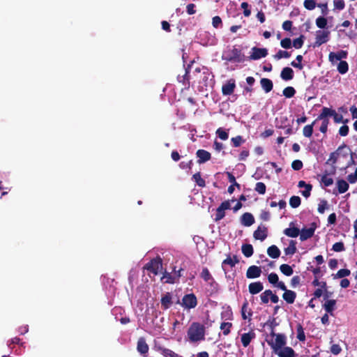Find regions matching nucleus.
<instances>
[{"label": "nucleus", "mask_w": 357, "mask_h": 357, "mask_svg": "<svg viewBox=\"0 0 357 357\" xmlns=\"http://www.w3.org/2000/svg\"><path fill=\"white\" fill-rule=\"evenodd\" d=\"M286 335H278L274 341H268V345L278 357H296L297 354L291 347H287Z\"/></svg>", "instance_id": "1"}, {"label": "nucleus", "mask_w": 357, "mask_h": 357, "mask_svg": "<svg viewBox=\"0 0 357 357\" xmlns=\"http://www.w3.org/2000/svg\"><path fill=\"white\" fill-rule=\"evenodd\" d=\"M189 340L197 342L205 339V326L199 322H192L187 332Z\"/></svg>", "instance_id": "2"}, {"label": "nucleus", "mask_w": 357, "mask_h": 357, "mask_svg": "<svg viewBox=\"0 0 357 357\" xmlns=\"http://www.w3.org/2000/svg\"><path fill=\"white\" fill-rule=\"evenodd\" d=\"M279 325L277 322L276 319L274 317L269 318L267 321L264 324V326L268 327L270 331L269 333H265L264 340L268 343V341H274V339H277L278 335H286L284 333H275V328Z\"/></svg>", "instance_id": "3"}, {"label": "nucleus", "mask_w": 357, "mask_h": 357, "mask_svg": "<svg viewBox=\"0 0 357 357\" xmlns=\"http://www.w3.org/2000/svg\"><path fill=\"white\" fill-rule=\"evenodd\" d=\"M222 58L228 62L241 63L245 61L244 54L240 49L236 48L235 46L230 51L223 54Z\"/></svg>", "instance_id": "4"}, {"label": "nucleus", "mask_w": 357, "mask_h": 357, "mask_svg": "<svg viewBox=\"0 0 357 357\" xmlns=\"http://www.w3.org/2000/svg\"><path fill=\"white\" fill-rule=\"evenodd\" d=\"M177 303H180L184 309L190 310L197 305V298L193 293L188 294L184 295L181 303L179 301Z\"/></svg>", "instance_id": "5"}, {"label": "nucleus", "mask_w": 357, "mask_h": 357, "mask_svg": "<svg viewBox=\"0 0 357 357\" xmlns=\"http://www.w3.org/2000/svg\"><path fill=\"white\" fill-rule=\"evenodd\" d=\"M162 267V260L160 257L151 259L145 266L144 268L151 272L155 275L158 274V271Z\"/></svg>", "instance_id": "6"}, {"label": "nucleus", "mask_w": 357, "mask_h": 357, "mask_svg": "<svg viewBox=\"0 0 357 357\" xmlns=\"http://www.w3.org/2000/svg\"><path fill=\"white\" fill-rule=\"evenodd\" d=\"M346 147H347V145L343 144L341 146H340L335 151L332 152L330 154V157L328 159V160L326 161V164H329L332 166V168H331L332 169L331 172V174H335L336 172V167L335 166V164L337 161V158L340 155V151Z\"/></svg>", "instance_id": "7"}, {"label": "nucleus", "mask_w": 357, "mask_h": 357, "mask_svg": "<svg viewBox=\"0 0 357 357\" xmlns=\"http://www.w3.org/2000/svg\"><path fill=\"white\" fill-rule=\"evenodd\" d=\"M330 32L328 31H317L316 32L315 42L314 47H319L327 43L329 40Z\"/></svg>", "instance_id": "8"}, {"label": "nucleus", "mask_w": 357, "mask_h": 357, "mask_svg": "<svg viewBox=\"0 0 357 357\" xmlns=\"http://www.w3.org/2000/svg\"><path fill=\"white\" fill-rule=\"evenodd\" d=\"M231 207L230 202L229 200L225 201L216 209L215 217L214 220L218 222L225 216V210L229 209Z\"/></svg>", "instance_id": "9"}, {"label": "nucleus", "mask_w": 357, "mask_h": 357, "mask_svg": "<svg viewBox=\"0 0 357 357\" xmlns=\"http://www.w3.org/2000/svg\"><path fill=\"white\" fill-rule=\"evenodd\" d=\"M252 53L249 56L251 60H258L261 58L266 57L268 54V50L266 48H259L254 47L252 48Z\"/></svg>", "instance_id": "10"}, {"label": "nucleus", "mask_w": 357, "mask_h": 357, "mask_svg": "<svg viewBox=\"0 0 357 357\" xmlns=\"http://www.w3.org/2000/svg\"><path fill=\"white\" fill-rule=\"evenodd\" d=\"M236 88V83L235 80L233 79H231L227 82L225 84L222 86V93L224 96H230L231 95L234 89Z\"/></svg>", "instance_id": "11"}, {"label": "nucleus", "mask_w": 357, "mask_h": 357, "mask_svg": "<svg viewBox=\"0 0 357 357\" xmlns=\"http://www.w3.org/2000/svg\"><path fill=\"white\" fill-rule=\"evenodd\" d=\"M256 337V334L253 330H250L248 333H243L241 336V342L243 347L249 346L252 340Z\"/></svg>", "instance_id": "12"}, {"label": "nucleus", "mask_w": 357, "mask_h": 357, "mask_svg": "<svg viewBox=\"0 0 357 357\" xmlns=\"http://www.w3.org/2000/svg\"><path fill=\"white\" fill-rule=\"evenodd\" d=\"M348 56V52L346 50H340L337 52H330L328 59L331 63L337 61H342V59H346Z\"/></svg>", "instance_id": "13"}, {"label": "nucleus", "mask_w": 357, "mask_h": 357, "mask_svg": "<svg viewBox=\"0 0 357 357\" xmlns=\"http://www.w3.org/2000/svg\"><path fill=\"white\" fill-rule=\"evenodd\" d=\"M268 236V229L266 226H259L254 231L253 236L257 240L264 241Z\"/></svg>", "instance_id": "14"}, {"label": "nucleus", "mask_w": 357, "mask_h": 357, "mask_svg": "<svg viewBox=\"0 0 357 357\" xmlns=\"http://www.w3.org/2000/svg\"><path fill=\"white\" fill-rule=\"evenodd\" d=\"M283 233L288 237L296 238L300 234V229L295 227L294 222H291L289 223V227L284 229Z\"/></svg>", "instance_id": "15"}, {"label": "nucleus", "mask_w": 357, "mask_h": 357, "mask_svg": "<svg viewBox=\"0 0 357 357\" xmlns=\"http://www.w3.org/2000/svg\"><path fill=\"white\" fill-rule=\"evenodd\" d=\"M315 229V227L303 228L301 230H300V240L301 241H304L314 236Z\"/></svg>", "instance_id": "16"}, {"label": "nucleus", "mask_w": 357, "mask_h": 357, "mask_svg": "<svg viewBox=\"0 0 357 357\" xmlns=\"http://www.w3.org/2000/svg\"><path fill=\"white\" fill-rule=\"evenodd\" d=\"M261 268L255 265L250 266L246 272V277L250 279L257 278L261 275Z\"/></svg>", "instance_id": "17"}, {"label": "nucleus", "mask_w": 357, "mask_h": 357, "mask_svg": "<svg viewBox=\"0 0 357 357\" xmlns=\"http://www.w3.org/2000/svg\"><path fill=\"white\" fill-rule=\"evenodd\" d=\"M196 155L197 157L198 158L197 162L199 164L204 163L208 161L211 158V153L208 151L204 149L197 150Z\"/></svg>", "instance_id": "18"}, {"label": "nucleus", "mask_w": 357, "mask_h": 357, "mask_svg": "<svg viewBox=\"0 0 357 357\" xmlns=\"http://www.w3.org/2000/svg\"><path fill=\"white\" fill-rule=\"evenodd\" d=\"M137 349L142 355H146L148 354L149 347L144 337L139 338L137 344Z\"/></svg>", "instance_id": "19"}, {"label": "nucleus", "mask_w": 357, "mask_h": 357, "mask_svg": "<svg viewBox=\"0 0 357 357\" xmlns=\"http://www.w3.org/2000/svg\"><path fill=\"white\" fill-rule=\"evenodd\" d=\"M241 223L245 227H250L255 223V218L252 213L246 212L241 215Z\"/></svg>", "instance_id": "20"}, {"label": "nucleus", "mask_w": 357, "mask_h": 357, "mask_svg": "<svg viewBox=\"0 0 357 357\" xmlns=\"http://www.w3.org/2000/svg\"><path fill=\"white\" fill-rule=\"evenodd\" d=\"M160 302L163 310L169 309L172 305V296L171 293L167 292L164 294L161 298Z\"/></svg>", "instance_id": "21"}, {"label": "nucleus", "mask_w": 357, "mask_h": 357, "mask_svg": "<svg viewBox=\"0 0 357 357\" xmlns=\"http://www.w3.org/2000/svg\"><path fill=\"white\" fill-rule=\"evenodd\" d=\"M294 73L292 68L284 67L280 73V77L284 81H289L294 78Z\"/></svg>", "instance_id": "22"}, {"label": "nucleus", "mask_w": 357, "mask_h": 357, "mask_svg": "<svg viewBox=\"0 0 357 357\" xmlns=\"http://www.w3.org/2000/svg\"><path fill=\"white\" fill-rule=\"evenodd\" d=\"M241 312L243 319L246 320L247 319H249V320H250V317L252 315V311L250 308H249L248 302L247 301H244L241 307Z\"/></svg>", "instance_id": "23"}, {"label": "nucleus", "mask_w": 357, "mask_h": 357, "mask_svg": "<svg viewBox=\"0 0 357 357\" xmlns=\"http://www.w3.org/2000/svg\"><path fill=\"white\" fill-rule=\"evenodd\" d=\"M264 289L263 284L261 282H252L248 286L249 292L251 294H257Z\"/></svg>", "instance_id": "24"}, {"label": "nucleus", "mask_w": 357, "mask_h": 357, "mask_svg": "<svg viewBox=\"0 0 357 357\" xmlns=\"http://www.w3.org/2000/svg\"><path fill=\"white\" fill-rule=\"evenodd\" d=\"M157 351L160 352L164 357H182L181 356L176 354L172 350L161 346L157 347Z\"/></svg>", "instance_id": "25"}, {"label": "nucleus", "mask_w": 357, "mask_h": 357, "mask_svg": "<svg viewBox=\"0 0 357 357\" xmlns=\"http://www.w3.org/2000/svg\"><path fill=\"white\" fill-rule=\"evenodd\" d=\"M282 298L288 304H292L294 303L296 298V293L294 291L287 289L282 294Z\"/></svg>", "instance_id": "26"}, {"label": "nucleus", "mask_w": 357, "mask_h": 357, "mask_svg": "<svg viewBox=\"0 0 357 357\" xmlns=\"http://www.w3.org/2000/svg\"><path fill=\"white\" fill-rule=\"evenodd\" d=\"M188 74H189L188 69H185L184 75H178L177 76L178 81L183 84L185 89H188L190 87V77H189Z\"/></svg>", "instance_id": "27"}, {"label": "nucleus", "mask_w": 357, "mask_h": 357, "mask_svg": "<svg viewBox=\"0 0 357 357\" xmlns=\"http://www.w3.org/2000/svg\"><path fill=\"white\" fill-rule=\"evenodd\" d=\"M335 110H334V109L324 107L321 109V114L318 116V117L316 120L317 121V120L328 119V117L333 116V113L335 114Z\"/></svg>", "instance_id": "28"}, {"label": "nucleus", "mask_w": 357, "mask_h": 357, "mask_svg": "<svg viewBox=\"0 0 357 357\" xmlns=\"http://www.w3.org/2000/svg\"><path fill=\"white\" fill-rule=\"evenodd\" d=\"M260 84L261 88L266 93H268L273 89V82L268 78H261L260 80Z\"/></svg>", "instance_id": "29"}, {"label": "nucleus", "mask_w": 357, "mask_h": 357, "mask_svg": "<svg viewBox=\"0 0 357 357\" xmlns=\"http://www.w3.org/2000/svg\"><path fill=\"white\" fill-rule=\"evenodd\" d=\"M285 255H293L297 252L296 241L294 240H290L289 244L287 248L284 249Z\"/></svg>", "instance_id": "30"}, {"label": "nucleus", "mask_w": 357, "mask_h": 357, "mask_svg": "<svg viewBox=\"0 0 357 357\" xmlns=\"http://www.w3.org/2000/svg\"><path fill=\"white\" fill-rule=\"evenodd\" d=\"M267 254L270 257L277 259L280 255V250L276 245H273L268 248Z\"/></svg>", "instance_id": "31"}, {"label": "nucleus", "mask_w": 357, "mask_h": 357, "mask_svg": "<svg viewBox=\"0 0 357 357\" xmlns=\"http://www.w3.org/2000/svg\"><path fill=\"white\" fill-rule=\"evenodd\" d=\"M336 305V301L334 299L327 300L324 304L323 307L327 313L333 314V312L335 310Z\"/></svg>", "instance_id": "32"}, {"label": "nucleus", "mask_w": 357, "mask_h": 357, "mask_svg": "<svg viewBox=\"0 0 357 357\" xmlns=\"http://www.w3.org/2000/svg\"><path fill=\"white\" fill-rule=\"evenodd\" d=\"M337 187L339 193L342 194L348 190L349 185L344 179H340L337 181Z\"/></svg>", "instance_id": "33"}, {"label": "nucleus", "mask_w": 357, "mask_h": 357, "mask_svg": "<svg viewBox=\"0 0 357 357\" xmlns=\"http://www.w3.org/2000/svg\"><path fill=\"white\" fill-rule=\"evenodd\" d=\"M243 254L246 257H250L253 255L254 250L251 244H243L241 247Z\"/></svg>", "instance_id": "34"}, {"label": "nucleus", "mask_w": 357, "mask_h": 357, "mask_svg": "<svg viewBox=\"0 0 357 357\" xmlns=\"http://www.w3.org/2000/svg\"><path fill=\"white\" fill-rule=\"evenodd\" d=\"M317 120L314 121L311 124L307 125L303 128V134L305 137H310L313 133V127Z\"/></svg>", "instance_id": "35"}, {"label": "nucleus", "mask_w": 357, "mask_h": 357, "mask_svg": "<svg viewBox=\"0 0 357 357\" xmlns=\"http://www.w3.org/2000/svg\"><path fill=\"white\" fill-rule=\"evenodd\" d=\"M280 270L286 276H290L294 273L292 267L286 264L280 265Z\"/></svg>", "instance_id": "36"}, {"label": "nucleus", "mask_w": 357, "mask_h": 357, "mask_svg": "<svg viewBox=\"0 0 357 357\" xmlns=\"http://www.w3.org/2000/svg\"><path fill=\"white\" fill-rule=\"evenodd\" d=\"M296 333H297V339L300 342L305 341V335L304 332V328H303L301 324H298L296 326Z\"/></svg>", "instance_id": "37"}, {"label": "nucleus", "mask_w": 357, "mask_h": 357, "mask_svg": "<svg viewBox=\"0 0 357 357\" xmlns=\"http://www.w3.org/2000/svg\"><path fill=\"white\" fill-rule=\"evenodd\" d=\"M192 179L196 182L197 185L201 188H204L206 185V182L204 178H202L200 172H197L192 176Z\"/></svg>", "instance_id": "38"}, {"label": "nucleus", "mask_w": 357, "mask_h": 357, "mask_svg": "<svg viewBox=\"0 0 357 357\" xmlns=\"http://www.w3.org/2000/svg\"><path fill=\"white\" fill-rule=\"evenodd\" d=\"M349 70V65L348 63L345 61H340L337 65V71L344 75L347 73Z\"/></svg>", "instance_id": "39"}, {"label": "nucleus", "mask_w": 357, "mask_h": 357, "mask_svg": "<svg viewBox=\"0 0 357 357\" xmlns=\"http://www.w3.org/2000/svg\"><path fill=\"white\" fill-rule=\"evenodd\" d=\"M161 280H165L164 282L167 284H174L176 282V277L172 275L170 273L165 271Z\"/></svg>", "instance_id": "40"}, {"label": "nucleus", "mask_w": 357, "mask_h": 357, "mask_svg": "<svg viewBox=\"0 0 357 357\" xmlns=\"http://www.w3.org/2000/svg\"><path fill=\"white\" fill-rule=\"evenodd\" d=\"M232 326V323L231 322H222L220 324V328L223 331L222 333L224 335H228L230 333Z\"/></svg>", "instance_id": "41"}, {"label": "nucleus", "mask_w": 357, "mask_h": 357, "mask_svg": "<svg viewBox=\"0 0 357 357\" xmlns=\"http://www.w3.org/2000/svg\"><path fill=\"white\" fill-rule=\"evenodd\" d=\"M283 96L287 98H291L296 94V90L292 86H287L282 91Z\"/></svg>", "instance_id": "42"}, {"label": "nucleus", "mask_w": 357, "mask_h": 357, "mask_svg": "<svg viewBox=\"0 0 357 357\" xmlns=\"http://www.w3.org/2000/svg\"><path fill=\"white\" fill-rule=\"evenodd\" d=\"M301 199L298 196H292L289 199V205L295 208L301 205Z\"/></svg>", "instance_id": "43"}, {"label": "nucleus", "mask_w": 357, "mask_h": 357, "mask_svg": "<svg viewBox=\"0 0 357 357\" xmlns=\"http://www.w3.org/2000/svg\"><path fill=\"white\" fill-rule=\"evenodd\" d=\"M200 277L205 281V282H209L210 280H213V276L211 275V273L209 272L208 269L207 268H203L202 271L200 274Z\"/></svg>", "instance_id": "44"}, {"label": "nucleus", "mask_w": 357, "mask_h": 357, "mask_svg": "<svg viewBox=\"0 0 357 357\" xmlns=\"http://www.w3.org/2000/svg\"><path fill=\"white\" fill-rule=\"evenodd\" d=\"M304 38H305V36L303 35H301L300 37L294 39L292 43L293 46L296 49L301 48L304 43Z\"/></svg>", "instance_id": "45"}, {"label": "nucleus", "mask_w": 357, "mask_h": 357, "mask_svg": "<svg viewBox=\"0 0 357 357\" xmlns=\"http://www.w3.org/2000/svg\"><path fill=\"white\" fill-rule=\"evenodd\" d=\"M231 141L234 147H238L245 142V140L241 135H238L235 137H232L231 139Z\"/></svg>", "instance_id": "46"}, {"label": "nucleus", "mask_w": 357, "mask_h": 357, "mask_svg": "<svg viewBox=\"0 0 357 357\" xmlns=\"http://www.w3.org/2000/svg\"><path fill=\"white\" fill-rule=\"evenodd\" d=\"M303 6L305 9L308 10H314L317 6L315 0H305L303 2Z\"/></svg>", "instance_id": "47"}, {"label": "nucleus", "mask_w": 357, "mask_h": 357, "mask_svg": "<svg viewBox=\"0 0 357 357\" xmlns=\"http://www.w3.org/2000/svg\"><path fill=\"white\" fill-rule=\"evenodd\" d=\"M266 186L263 182H258L255 185V190L260 195H264L266 192Z\"/></svg>", "instance_id": "48"}, {"label": "nucleus", "mask_w": 357, "mask_h": 357, "mask_svg": "<svg viewBox=\"0 0 357 357\" xmlns=\"http://www.w3.org/2000/svg\"><path fill=\"white\" fill-rule=\"evenodd\" d=\"M271 295V290L267 289L265 290L261 295L260 298L261 300V302L264 304H266L268 303L270 299V296Z\"/></svg>", "instance_id": "49"}, {"label": "nucleus", "mask_w": 357, "mask_h": 357, "mask_svg": "<svg viewBox=\"0 0 357 357\" xmlns=\"http://www.w3.org/2000/svg\"><path fill=\"white\" fill-rule=\"evenodd\" d=\"M328 208V202L326 199L321 200L318 205L317 211L319 213L323 214L326 209Z\"/></svg>", "instance_id": "50"}, {"label": "nucleus", "mask_w": 357, "mask_h": 357, "mask_svg": "<svg viewBox=\"0 0 357 357\" xmlns=\"http://www.w3.org/2000/svg\"><path fill=\"white\" fill-rule=\"evenodd\" d=\"M350 274H351L350 270H349L347 268H342V269H340L337 272V273H336V275L335 276V278H343L344 277L349 276Z\"/></svg>", "instance_id": "51"}, {"label": "nucleus", "mask_w": 357, "mask_h": 357, "mask_svg": "<svg viewBox=\"0 0 357 357\" xmlns=\"http://www.w3.org/2000/svg\"><path fill=\"white\" fill-rule=\"evenodd\" d=\"M316 25L320 29L326 28L327 20L324 17H319L316 19Z\"/></svg>", "instance_id": "52"}, {"label": "nucleus", "mask_w": 357, "mask_h": 357, "mask_svg": "<svg viewBox=\"0 0 357 357\" xmlns=\"http://www.w3.org/2000/svg\"><path fill=\"white\" fill-rule=\"evenodd\" d=\"M321 181L326 187L331 186L333 183V179L328 177L327 174L322 176Z\"/></svg>", "instance_id": "53"}, {"label": "nucleus", "mask_w": 357, "mask_h": 357, "mask_svg": "<svg viewBox=\"0 0 357 357\" xmlns=\"http://www.w3.org/2000/svg\"><path fill=\"white\" fill-rule=\"evenodd\" d=\"M225 265H228L231 268H233L236 266L235 263L231 260V257L230 255H228L227 257L225 259H224L222 263V266L225 271H226L225 268Z\"/></svg>", "instance_id": "54"}, {"label": "nucleus", "mask_w": 357, "mask_h": 357, "mask_svg": "<svg viewBox=\"0 0 357 357\" xmlns=\"http://www.w3.org/2000/svg\"><path fill=\"white\" fill-rule=\"evenodd\" d=\"M216 134L218 136V137L220 139H221L222 140H227L229 137L228 133L225 130H224L222 128H219L216 130Z\"/></svg>", "instance_id": "55"}, {"label": "nucleus", "mask_w": 357, "mask_h": 357, "mask_svg": "<svg viewBox=\"0 0 357 357\" xmlns=\"http://www.w3.org/2000/svg\"><path fill=\"white\" fill-rule=\"evenodd\" d=\"M332 250L335 252H342L345 250V247H344V243L340 241V242H337L335 243H334L333 245V248H332Z\"/></svg>", "instance_id": "56"}, {"label": "nucleus", "mask_w": 357, "mask_h": 357, "mask_svg": "<svg viewBox=\"0 0 357 357\" xmlns=\"http://www.w3.org/2000/svg\"><path fill=\"white\" fill-rule=\"evenodd\" d=\"M334 9L342 10L345 7V3L344 0H334L333 1Z\"/></svg>", "instance_id": "57"}, {"label": "nucleus", "mask_w": 357, "mask_h": 357, "mask_svg": "<svg viewBox=\"0 0 357 357\" xmlns=\"http://www.w3.org/2000/svg\"><path fill=\"white\" fill-rule=\"evenodd\" d=\"M268 280L271 284L276 285L279 282V278L276 273H271L268 275Z\"/></svg>", "instance_id": "58"}, {"label": "nucleus", "mask_w": 357, "mask_h": 357, "mask_svg": "<svg viewBox=\"0 0 357 357\" xmlns=\"http://www.w3.org/2000/svg\"><path fill=\"white\" fill-rule=\"evenodd\" d=\"M291 54L287 51L279 50L278 53L275 55V58L277 59H280L282 58H289L290 57Z\"/></svg>", "instance_id": "59"}, {"label": "nucleus", "mask_w": 357, "mask_h": 357, "mask_svg": "<svg viewBox=\"0 0 357 357\" xmlns=\"http://www.w3.org/2000/svg\"><path fill=\"white\" fill-rule=\"evenodd\" d=\"M303 166V162L300 160H295L291 163V167L294 170L298 171L302 169Z\"/></svg>", "instance_id": "60"}, {"label": "nucleus", "mask_w": 357, "mask_h": 357, "mask_svg": "<svg viewBox=\"0 0 357 357\" xmlns=\"http://www.w3.org/2000/svg\"><path fill=\"white\" fill-rule=\"evenodd\" d=\"M333 117L334 121L337 123H339L341 122H342L344 123H347L348 122V119L343 120V116L340 114H338L335 111V114L333 113Z\"/></svg>", "instance_id": "61"}, {"label": "nucleus", "mask_w": 357, "mask_h": 357, "mask_svg": "<svg viewBox=\"0 0 357 357\" xmlns=\"http://www.w3.org/2000/svg\"><path fill=\"white\" fill-rule=\"evenodd\" d=\"M281 46L284 49H289L291 47V40L289 38H285L280 41Z\"/></svg>", "instance_id": "62"}, {"label": "nucleus", "mask_w": 357, "mask_h": 357, "mask_svg": "<svg viewBox=\"0 0 357 357\" xmlns=\"http://www.w3.org/2000/svg\"><path fill=\"white\" fill-rule=\"evenodd\" d=\"M331 351L332 354H333L334 355H338L339 354L341 353L342 351V348L340 347V346L337 344H333L331 347Z\"/></svg>", "instance_id": "63"}, {"label": "nucleus", "mask_w": 357, "mask_h": 357, "mask_svg": "<svg viewBox=\"0 0 357 357\" xmlns=\"http://www.w3.org/2000/svg\"><path fill=\"white\" fill-rule=\"evenodd\" d=\"M349 130V126L347 125H344L340 128L339 135L342 137H345L348 135Z\"/></svg>", "instance_id": "64"}]
</instances>
